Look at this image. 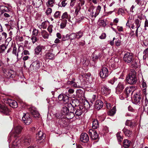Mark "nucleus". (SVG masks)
Wrapping results in <instances>:
<instances>
[{"label": "nucleus", "instance_id": "nucleus-28", "mask_svg": "<svg viewBox=\"0 0 148 148\" xmlns=\"http://www.w3.org/2000/svg\"><path fill=\"white\" fill-rule=\"evenodd\" d=\"M70 18L71 16L70 15L68 14L67 12H65L62 14L61 16V19L60 20L62 21L66 19L69 20H70Z\"/></svg>", "mask_w": 148, "mask_h": 148}, {"label": "nucleus", "instance_id": "nucleus-56", "mask_svg": "<svg viewBox=\"0 0 148 148\" xmlns=\"http://www.w3.org/2000/svg\"><path fill=\"white\" fill-rule=\"evenodd\" d=\"M2 10L3 11L7 12H9L10 11L9 8L6 6H3Z\"/></svg>", "mask_w": 148, "mask_h": 148}, {"label": "nucleus", "instance_id": "nucleus-58", "mask_svg": "<svg viewBox=\"0 0 148 148\" xmlns=\"http://www.w3.org/2000/svg\"><path fill=\"white\" fill-rule=\"evenodd\" d=\"M143 106H148V101L146 96L145 97L144 102L143 103Z\"/></svg>", "mask_w": 148, "mask_h": 148}, {"label": "nucleus", "instance_id": "nucleus-24", "mask_svg": "<svg viewBox=\"0 0 148 148\" xmlns=\"http://www.w3.org/2000/svg\"><path fill=\"white\" fill-rule=\"evenodd\" d=\"M8 102L10 106L13 108H16L18 106V104L14 100L10 99L8 100Z\"/></svg>", "mask_w": 148, "mask_h": 148}, {"label": "nucleus", "instance_id": "nucleus-30", "mask_svg": "<svg viewBox=\"0 0 148 148\" xmlns=\"http://www.w3.org/2000/svg\"><path fill=\"white\" fill-rule=\"evenodd\" d=\"M92 128L93 129H97L99 126V123L97 119H94L92 121Z\"/></svg>", "mask_w": 148, "mask_h": 148}, {"label": "nucleus", "instance_id": "nucleus-52", "mask_svg": "<svg viewBox=\"0 0 148 148\" xmlns=\"http://www.w3.org/2000/svg\"><path fill=\"white\" fill-rule=\"evenodd\" d=\"M52 12V9L50 8H48L46 11V14L47 15L50 14Z\"/></svg>", "mask_w": 148, "mask_h": 148}, {"label": "nucleus", "instance_id": "nucleus-4", "mask_svg": "<svg viewBox=\"0 0 148 148\" xmlns=\"http://www.w3.org/2000/svg\"><path fill=\"white\" fill-rule=\"evenodd\" d=\"M136 72L134 70L132 71L127 77V81L130 84H134L137 82Z\"/></svg>", "mask_w": 148, "mask_h": 148}, {"label": "nucleus", "instance_id": "nucleus-9", "mask_svg": "<svg viewBox=\"0 0 148 148\" xmlns=\"http://www.w3.org/2000/svg\"><path fill=\"white\" fill-rule=\"evenodd\" d=\"M53 51V49L46 51V54L45 55V56L46 59L53 60L55 59V54L52 53Z\"/></svg>", "mask_w": 148, "mask_h": 148}, {"label": "nucleus", "instance_id": "nucleus-6", "mask_svg": "<svg viewBox=\"0 0 148 148\" xmlns=\"http://www.w3.org/2000/svg\"><path fill=\"white\" fill-rule=\"evenodd\" d=\"M22 120L26 125H29L32 122V119L28 113H23Z\"/></svg>", "mask_w": 148, "mask_h": 148}, {"label": "nucleus", "instance_id": "nucleus-31", "mask_svg": "<svg viewBox=\"0 0 148 148\" xmlns=\"http://www.w3.org/2000/svg\"><path fill=\"white\" fill-rule=\"evenodd\" d=\"M122 131L125 135L126 136L130 137L132 134L131 131L125 128H124Z\"/></svg>", "mask_w": 148, "mask_h": 148}, {"label": "nucleus", "instance_id": "nucleus-60", "mask_svg": "<svg viewBox=\"0 0 148 148\" xmlns=\"http://www.w3.org/2000/svg\"><path fill=\"white\" fill-rule=\"evenodd\" d=\"M21 54L22 55V56L24 55H29V51L27 50H24L22 53Z\"/></svg>", "mask_w": 148, "mask_h": 148}, {"label": "nucleus", "instance_id": "nucleus-3", "mask_svg": "<svg viewBox=\"0 0 148 148\" xmlns=\"http://www.w3.org/2000/svg\"><path fill=\"white\" fill-rule=\"evenodd\" d=\"M101 9V7L100 5L98 6L96 8L94 6L91 5L88 10L90 16L91 18H95L99 14Z\"/></svg>", "mask_w": 148, "mask_h": 148}, {"label": "nucleus", "instance_id": "nucleus-17", "mask_svg": "<svg viewBox=\"0 0 148 148\" xmlns=\"http://www.w3.org/2000/svg\"><path fill=\"white\" fill-rule=\"evenodd\" d=\"M9 110L6 106L4 105L0 104V112L8 115L9 112Z\"/></svg>", "mask_w": 148, "mask_h": 148}, {"label": "nucleus", "instance_id": "nucleus-16", "mask_svg": "<svg viewBox=\"0 0 148 148\" xmlns=\"http://www.w3.org/2000/svg\"><path fill=\"white\" fill-rule=\"evenodd\" d=\"M89 140V138L86 133H82L80 136V140L81 142L84 143H87Z\"/></svg>", "mask_w": 148, "mask_h": 148}, {"label": "nucleus", "instance_id": "nucleus-62", "mask_svg": "<svg viewBox=\"0 0 148 148\" xmlns=\"http://www.w3.org/2000/svg\"><path fill=\"white\" fill-rule=\"evenodd\" d=\"M106 37V35L105 33H103L101 34V35L99 36V38L100 39H104Z\"/></svg>", "mask_w": 148, "mask_h": 148}, {"label": "nucleus", "instance_id": "nucleus-26", "mask_svg": "<svg viewBox=\"0 0 148 148\" xmlns=\"http://www.w3.org/2000/svg\"><path fill=\"white\" fill-rule=\"evenodd\" d=\"M42 3V0H33L32 5L35 7L39 8Z\"/></svg>", "mask_w": 148, "mask_h": 148}, {"label": "nucleus", "instance_id": "nucleus-38", "mask_svg": "<svg viewBox=\"0 0 148 148\" xmlns=\"http://www.w3.org/2000/svg\"><path fill=\"white\" fill-rule=\"evenodd\" d=\"M75 33L76 34V36L77 39H79L83 36V32L81 31H79Z\"/></svg>", "mask_w": 148, "mask_h": 148}, {"label": "nucleus", "instance_id": "nucleus-44", "mask_svg": "<svg viewBox=\"0 0 148 148\" xmlns=\"http://www.w3.org/2000/svg\"><path fill=\"white\" fill-rule=\"evenodd\" d=\"M116 137L119 142H121L123 140V137L120 135V133L118 132L116 134Z\"/></svg>", "mask_w": 148, "mask_h": 148}, {"label": "nucleus", "instance_id": "nucleus-49", "mask_svg": "<svg viewBox=\"0 0 148 148\" xmlns=\"http://www.w3.org/2000/svg\"><path fill=\"white\" fill-rule=\"evenodd\" d=\"M69 39V35L66 34V35H63L62 36V41H66Z\"/></svg>", "mask_w": 148, "mask_h": 148}, {"label": "nucleus", "instance_id": "nucleus-42", "mask_svg": "<svg viewBox=\"0 0 148 148\" xmlns=\"http://www.w3.org/2000/svg\"><path fill=\"white\" fill-rule=\"evenodd\" d=\"M67 22V20H64L61 23L60 25V28L61 29H63L66 26Z\"/></svg>", "mask_w": 148, "mask_h": 148}, {"label": "nucleus", "instance_id": "nucleus-32", "mask_svg": "<svg viewBox=\"0 0 148 148\" xmlns=\"http://www.w3.org/2000/svg\"><path fill=\"white\" fill-rule=\"evenodd\" d=\"M92 101H90V103H89L87 101H86L84 102V109L85 108L86 109H88L90 108V107L92 106Z\"/></svg>", "mask_w": 148, "mask_h": 148}, {"label": "nucleus", "instance_id": "nucleus-7", "mask_svg": "<svg viewBox=\"0 0 148 148\" xmlns=\"http://www.w3.org/2000/svg\"><path fill=\"white\" fill-rule=\"evenodd\" d=\"M109 74V73L108 69L105 67H103L100 71V76L102 78H105L107 77Z\"/></svg>", "mask_w": 148, "mask_h": 148}, {"label": "nucleus", "instance_id": "nucleus-22", "mask_svg": "<svg viewBox=\"0 0 148 148\" xmlns=\"http://www.w3.org/2000/svg\"><path fill=\"white\" fill-rule=\"evenodd\" d=\"M126 125L130 127L131 128H133L136 125V122L134 121H132L127 120L125 123Z\"/></svg>", "mask_w": 148, "mask_h": 148}, {"label": "nucleus", "instance_id": "nucleus-2", "mask_svg": "<svg viewBox=\"0 0 148 148\" xmlns=\"http://www.w3.org/2000/svg\"><path fill=\"white\" fill-rule=\"evenodd\" d=\"M123 59L124 61L126 63L131 64V67L136 68L137 67V62L134 58L132 53L129 52H126L124 55Z\"/></svg>", "mask_w": 148, "mask_h": 148}, {"label": "nucleus", "instance_id": "nucleus-35", "mask_svg": "<svg viewBox=\"0 0 148 148\" xmlns=\"http://www.w3.org/2000/svg\"><path fill=\"white\" fill-rule=\"evenodd\" d=\"M41 34L44 38L48 39L49 35L48 32L45 30H43L41 32Z\"/></svg>", "mask_w": 148, "mask_h": 148}, {"label": "nucleus", "instance_id": "nucleus-43", "mask_svg": "<svg viewBox=\"0 0 148 148\" xmlns=\"http://www.w3.org/2000/svg\"><path fill=\"white\" fill-rule=\"evenodd\" d=\"M69 97L66 95H65L62 101V102L64 104L67 103L69 102Z\"/></svg>", "mask_w": 148, "mask_h": 148}, {"label": "nucleus", "instance_id": "nucleus-48", "mask_svg": "<svg viewBox=\"0 0 148 148\" xmlns=\"http://www.w3.org/2000/svg\"><path fill=\"white\" fill-rule=\"evenodd\" d=\"M38 30L35 28L33 29V30L32 32V34L33 36H37L38 34Z\"/></svg>", "mask_w": 148, "mask_h": 148}, {"label": "nucleus", "instance_id": "nucleus-5", "mask_svg": "<svg viewBox=\"0 0 148 148\" xmlns=\"http://www.w3.org/2000/svg\"><path fill=\"white\" fill-rule=\"evenodd\" d=\"M69 109L66 106L63 107L61 110V113L64 115H66L67 118L69 119H71L75 116V114L72 112H70Z\"/></svg>", "mask_w": 148, "mask_h": 148}, {"label": "nucleus", "instance_id": "nucleus-11", "mask_svg": "<svg viewBox=\"0 0 148 148\" xmlns=\"http://www.w3.org/2000/svg\"><path fill=\"white\" fill-rule=\"evenodd\" d=\"M88 134L92 140H95L98 138V135L95 130L90 129L88 131Z\"/></svg>", "mask_w": 148, "mask_h": 148}, {"label": "nucleus", "instance_id": "nucleus-21", "mask_svg": "<svg viewBox=\"0 0 148 148\" xmlns=\"http://www.w3.org/2000/svg\"><path fill=\"white\" fill-rule=\"evenodd\" d=\"M75 79L73 78L71 81H68L67 84L72 86L73 87L76 88H79L80 87V86L79 85L78 82L75 81Z\"/></svg>", "mask_w": 148, "mask_h": 148}, {"label": "nucleus", "instance_id": "nucleus-57", "mask_svg": "<svg viewBox=\"0 0 148 148\" xmlns=\"http://www.w3.org/2000/svg\"><path fill=\"white\" fill-rule=\"evenodd\" d=\"M141 85L143 88H146L147 85L144 79H143L142 81Z\"/></svg>", "mask_w": 148, "mask_h": 148}, {"label": "nucleus", "instance_id": "nucleus-19", "mask_svg": "<svg viewBox=\"0 0 148 148\" xmlns=\"http://www.w3.org/2000/svg\"><path fill=\"white\" fill-rule=\"evenodd\" d=\"M101 91L104 94L106 95L110 92L111 90L106 85H104L101 88Z\"/></svg>", "mask_w": 148, "mask_h": 148}, {"label": "nucleus", "instance_id": "nucleus-54", "mask_svg": "<svg viewBox=\"0 0 148 148\" xmlns=\"http://www.w3.org/2000/svg\"><path fill=\"white\" fill-rule=\"evenodd\" d=\"M116 80V78L115 77H114L110 80H109L108 82L112 84H113Z\"/></svg>", "mask_w": 148, "mask_h": 148}, {"label": "nucleus", "instance_id": "nucleus-10", "mask_svg": "<svg viewBox=\"0 0 148 148\" xmlns=\"http://www.w3.org/2000/svg\"><path fill=\"white\" fill-rule=\"evenodd\" d=\"M125 85V84L123 82H120L116 88V92L117 94H120L122 92Z\"/></svg>", "mask_w": 148, "mask_h": 148}, {"label": "nucleus", "instance_id": "nucleus-25", "mask_svg": "<svg viewBox=\"0 0 148 148\" xmlns=\"http://www.w3.org/2000/svg\"><path fill=\"white\" fill-rule=\"evenodd\" d=\"M119 61V59L118 58L116 57L114 58V59L112 63L111 64L112 67L114 69H116L118 67Z\"/></svg>", "mask_w": 148, "mask_h": 148}, {"label": "nucleus", "instance_id": "nucleus-13", "mask_svg": "<svg viewBox=\"0 0 148 148\" xmlns=\"http://www.w3.org/2000/svg\"><path fill=\"white\" fill-rule=\"evenodd\" d=\"M19 140L21 142L22 141L25 145H30L32 142L31 137L29 136H23L22 138V140L19 139Z\"/></svg>", "mask_w": 148, "mask_h": 148}, {"label": "nucleus", "instance_id": "nucleus-36", "mask_svg": "<svg viewBox=\"0 0 148 148\" xmlns=\"http://www.w3.org/2000/svg\"><path fill=\"white\" fill-rule=\"evenodd\" d=\"M55 1V0H48L46 3L48 7H52L53 6V4Z\"/></svg>", "mask_w": 148, "mask_h": 148}, {"label": "nucleus", "instance_id": "nucleus-37", "mask_svg": "<svg viewBox=\"0 0 148 148\" xmlns=\"http://www.w3.org/2000/svg\"><path fill=\"white\" fill-rule=\"evenodd\" d=\"M141 21V20H139L138 19H135L134 21V23L136 26V28H138L140 26V24Z\"/></svg>", "mask_w": 148, "mask_h": 148}, {"label": "nucleus", "instance_id": "nucleus-59", "mask_svg": "<svg viewBox=\"0 0 148 148\" xmlns=\"http://www.w3.org/2000/svg\"><path fill=\"white\" fill-rule=\"evenodd\" d=\"M65 95H63V94H60L58 96V99L59 101H62L63 98Z\"/></svg>", "mask_w": 148, "mask_h": 148}, {"label": "nucleus", "instance_id": "nucleus-64", "mask_svg": "<svg viewBox=\"0 0 148 148\" xmlns=\"http://www.w3.org/2000/svg\"><path fill=\"white\" fill-rule=\"evenodd\" d=\"M145 29H144L146 30H147L146 27H148V20L146 19L145 23Z\"/></svg>", "mask_w": 148, "mask_h": 148}, {"label": "nucleus", "instance_id": "nucleus-63", "mask_svg": "<svg viewBox=\"0 0 148 148\" xmlns=\"http://www.w3.org/2000/svg\"><path fill=\"white\" fill-rule=\"evenodd\" d=\"M99 25L104 26L106 25V24L104 20H101L99 23Z\"/></svg>", "mask_w": 148, "mask_h": 148}, {"label": "nucleus", "instance_id": "nucleus-39", "mask_svg": "<svg viewBox=\"0 0 148 148\" xmlns=\"http://www.w3.org/2000/svg\"><path fill=\"white\" fill-rule=\"evenodd\" d=\"M7 46L4 44L0 45V53L3 52L6 49Z\"/></svg>", "mask_w": 148, "mask_h": 148}, {"label": "nucleus", "instance_id": "nucleus-51", "mask_svg": "<svg viewBox=\"0 0 148 148\" xmlns=\"http://www.w3.org/2000/svg\"><path fill=\"white\" fill-rule=\"evenodd\" d=\"M12 53L14 54L18 58V53H17V49L15 47H14L13 48V49L12 52Z\"/></svg>", "mask_w": 148, "mask_h": 148}, {"label": "nucleus", "instance_id": "nucleus-18", "mask_svg": "<svg viewBox=\"0 0 148 148\" xmlns=\"http://www.w3.org/2000/svg\"><path fill=\"white\" fill-rule=\"evenodd\" d=\"M103 106V102L100 100H97L94 105V107L95 109L98 110H99L102 108Z\"/></svg>", "mask_w": 148, "mask_h": 148}, {"label": "nucleus", "instance_id": "nucleus-14", "mask_svg": "<svg viewBox=\"0 0 148 148\" xmlns=\"http://www.w3.org/2000/svg\"><path fill=\"white\" fill-rule=\"evenodd\" d=\"M31 114L34 117H37L39 116V114L37 111L36 108L34 107H32L29 108V109Z\"/></svg>", "mask_w": 148, "mask_h": 148}, {"label": "nucleus", "instance_id": "nucleus-41", "mask_svg": "<svg viewBox=\"0 0 148 148\" xmlns=\"http://www.w3.org/2000/svg\"><path fill=\"white\" fill-rule=\"evenodd\" d=\"M47 22L46 21L43 22L41 25L39 27L40 28H42L43 29L46 28L47 26Z\"/></svg>", "mask_w": 148, "mask_h": 148}, {"label": "nucleus", "instance_id": "nucleus-33", "mask_svg": "<svg viewBox=\"0 0 148 148\" xmlns=\"http://www.w3.org/2000/svg\"><path fill=\"white\" fill-rule=\"evenodd\" d=\"M116 112V108L115 106H114L112 109L110 110L108 113V115L112 116L114 115Z\"/></svg>", "mask_w": 148, "mask_h": 148}, {"label": "nucleus", "instance_id": "nucleus-61", "mask_svg": "<svg viewBox=\"0 0 148 148\" xmlns=\"http://www.w3.org/2000/svg\"><path fill=\"white\" fill-rule=\"evenodd\" d=\"M121 41L119 39L116 40L115 41V44L117 46H120L121 45Z\"/></svg>", "mask_w": 148, "mask_h": 148}, {"label": "nucleus", "instance_id": "nucleus-47", "mask_svg": "<svg viewBox=\"0 0 148 148\" xmlns=\"http://www.w3.org/2000/svg\"><path fill=\"white\" fill-rule=\"evenodd\" d=\"M135 1L137 4L140 6H142L143 5L144 3V0H135Z\"/></svg>", "mask_w": 148, "mask_h": 148}, {"label": "nucleus", "instance_id": "nucleus-29", "mask_svg": "<svg viewBox=\"0 0 148 148\" xmlns=\"http://www.w3.org/2000/svg\"><path fill=\"white\" fill-rule=\"evenodd\" d=\"M43 46L40 45H38L34 49V54L38 55L41 51Z\"/></svg>", "mask_w": 148, "mask_h": 148}, {"label": "nucleus", "instance_id": "nucleus-12", "mask_svg": "<svg viewBox=\"0 0 148 148\" xmlns=\"http://www.w3.org/2000/svg\"><path fill=\"white\" fill-rule=\"evenodd\" d=\"M45 136L42 132L39 131L36 135V138L38 142L40 143L43 142L45 138Z\"/></svg>", "mask_w": 148, "mask_h": 148}, {"label": "nucleus", "instance_id": "nucleus-45", "mask_svg": "<svg viewBox=\"0 0 148 148\" xmlns=\"http://www.w3.org/2000/svg\"><path fill=\"white\" fill-rule=\"evenodd\" d=\"M66 0H64L62 1L61 3V4L59 3L58 5L59 7H64L67 4V3L66 2Z\"/></svg>", "mask_w": 148, "mask_h": 148}, {"label": "nucleus", "instance_id": "nucleus-46", "mask_svg": "<svg viewBox=\"0 0 148 148\" xmlns=\"http://www.w3.org/2000/svg\"><path fill=\"white\" fill-rule=\"evenodd\" d=\"M69 39L71 40H73L77 38L76 34L75 33H73L69 35Z\"/></svg>", "mask_w": 148, "mask_h": 148}, {"label": "nucleus", "instance_id": "nucleus-27", "mask_svg": "<svg viewBox=\"0 0 148 148\" xmlns=\"http://www.w3.org/2000/svg\"><path fill=\"white\" fill-rule=\"evenodd\" d=\"M15 73V72L12 70H8L5 74L8 78H13L14 76Z\"/></svg>", "mask_w": 148, "mask_h": 148}, {"label": "nucleus", "instance_id": "nucleus-20", "mask_svg": "<svg viewBox=\"0 0 148 148\" xmlns=\"http://www.w3.org/2000/svg\"><path fill=\"white\" fill-rule=\"evenodd\" d=\"M142 97V95L139 93V92H137L135 95L134 100V102L136 104H140V100L141 99Z\"/></svg>", "mask_w": 148, "mask_h": 148}, {"label": "nucleus", "instance_id": "nucleus-34", "mask_svg": "<svg viewBox=\"0 0 148 148\" xmlns=\"http://www.w3.org/2000/svg\"><path fill=\"white\" fill-rule=\"evenodd\" d=\"M130 141L127 139H125L123 142V146L125 148H127L130 146Z\"/></svg>", "mask_w": 148, "mask_h": 148}, {"label": "nucleus", "instance_id": "nucleus-55", "mask_svg": "<svg viewBox=\"0 0 148 148\" xmlns=\"http://www.w3.org/2000/svg\"><path fill=\"white\" fill-rule=\"evenodd\" d=\"M31 40L33 44H34L37 41V38L35 36H32L31 38Z\"/></svg>", "mask_w": 148, "mask_h": 148}, {"label": "nucleus", "instance_id": "nucleus-50", "mask_svg": "<svg viewBox=\"0 0 148 148\" xmlns=\"http://www.w3.org/2000/svg\"><path fill=\"white\" fill-rule=\"evenodd\" d=\"M69 109H70L71 111L70 112H72L74 113V110L76 109V108H75L73 105L71 103L69 104Z\"/></svg>", "mask_w": 148, "mask_h": 148}, {"label": "nucleus", "instance_id": "nucleus-53", "mask_svg": "<svg viewBox=\"0 0 148 148\" xmlns=\"http://www.w3.org/2000/svg\"><path fill=\"white\" fill-rule=\"evenodd\" d=\"M53 27V25H49L48 27L47 30L50 34L52 32V28Z\"/></svg>", "mask_w": 148, "mask_h": 148}, {"label": "nucleus", "instance_id": "nucleus-40", "mask_svg": "<svg viewBox=\"0 0 148 148\" xmlns=\"http://www.w3.org/2000/svg\"><path fill=\"white\" fill-rule=\"evenodd\" d=\"M61 12L60 11H56L53 15V17L57 19L60 18L61 16Z\"/></svg>", "mask_w": 148, "mask_h": 148}, {"label": "nucleus", "instance_id": "nucleus-23", "mask_svg": "<svg viewBox=\"0 0 148 148\" xmlns=\"http://www.w3.org/2000/svg\"><path fill=\"white\" fill-rule=\"evenodd\" d=\"M135 90V87L134 86H131L130 87H126L125 90V92L127 95H128L130 93L132 94Z\"/></svg>", "mask_w": 148, "mask_h": 148}, {"label": "nucleus", "instance_id": "nucleus-8", "mask_svg": "<svg viewBox=\"0 0 148 148\" xmlns=\"http://www.w3.org/2000/svg\"><path fill=\"white\" fill-rule=\"evenodd\" d=\"M40 66V62L39 60H36L32 62L31 64L30 68L32 71H36L38 70Z\"/></svg>", "mask_w": 148, "mask_h": 148}, {"label": "nucleus", "instance_id": "nucleus-1", "mask_svg": "<svg viewBox=\"0 0 148 148\" xmlns=\"http://www.w3.org/2000/svg\"><path fill=\"white\" fill-rule=\"evenodd\" d=\"M22 129V127L20 125L14 126L13 128L8 139L10 140L12 139H15L12 144L11 148H18L20 145L21 141L19 139L21 138L19 136Z\"/></svg>", "mask_w": 148, "mask_h": 148}, {"label": "nucleus", "instance_id": "nucleus-15", "mask_svg": "<svg viewBox=\"0 0 148 148\" xmlns=\"http://www.w3.org/2000/svg\"><path fill=\"white\" fill-rule=\"evenodd\" d=\"M84 107L81 105L76 107V110L75 112V115L77 116L81 115L84 111Z\"/></svg>", "mask_w": 148, "mask_h": 148}]
</instances>
